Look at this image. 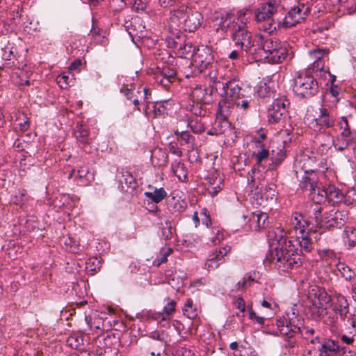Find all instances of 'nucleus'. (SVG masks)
Returning <instances> with one entry per match:
<instances>
[{
    "label": "nucleus",
    "mask_w": 356,
    "mask_h": 356,
    "mask_svg": "<svg viewBox=\"0 0 356 356\" xmlns=\"http://www.w3.org/2000/svg\"><path fill=\"white\" fill-rule=\"evenodd\" d=\"M311 53L316 60L305 72L299 74L294 79L293 90L297 96L301 98L309 99L318 93L319 85L312 73L314 71L323 70L324 65L321 58L327 54L328 51L325 49H316Z\"/></svg>",
    "instance_id": "obj_1"
},
{
    "label": "nucleus",
    "mask_w": 356,
    "mask_h": 356,
    "mask_svg": "<svg viewBox=\"0 0 356 356\" xmlns=\"http://www.w3.org/2000/svg\"><path fill=\"white\" fill-rule=\"evenodd\" d=\"M170 20L179 28L191 33L200 26L203 16L195 8L188 3H182L179 8L170 10Z\"/></svg>",
    "instance_id": "obj_2"
},
{
    "label": "nucleus",
    "mask_w": 356,
    "mask_h": 356,
    "mask_svg": "<svg viewBox=\"0 0 356 356\" xmlns=\"http://www.w3.org/2000/svg\"><path fill=\"white\" fill-rule=\"evenodd\" d=\"M195 68V74H204L207 79L215 80L218 76L217 63L214 61L213 51L207 46H200L197 48L191 61Z\"/></svg>",
    "instance_id": "obj_3"
},
{
    "label": "nucleus",
    "mask_w": 356,
    "mask_h": 356,
    "mask_svg": "<svg viewBox=\"0 0 356 356\" xmlns=\"http://www.w3.org/2000/svg\"><path fill=\"white\" fill-rule=\"evenodd\" d=\"M231 38L235 45L239 47L246 54L252 56L254 52L257 38L252 39V33L248 30L245 22L241 20L240 23L232 24Z\"/></svg>",
    "instance_id": "obj_4"
},
{
    "label": "nucleus",
    "mask_w": 356,
    "mask_h": 356,
    "mask_svg": "<svg viewBox=\"0 0 356 356\" xmlns=\"http://www.w3.org/2000/svg\"><path fill=\"white\" fill-rule=\"evenodd\" d=\"M266 259L271 263H275V267L279 271L286 272L298 265V260L300 258L293 254H290L286 247L276 246L268 253Z\"/></svg>",
    "instance_id": "obj_5"
},
{
    "label": "nucleus",
    "mask_w": 356,
    "mask_h": 356,
    "mask_svg": "<svg viewBox=\"0 0 356 356\" xmlns=\"http://www.w3.org/2000/svg\"><path fill=\"white\" fill-rule=\"evenodd\" d=\"M213 88L220 97L231 101L235 102L246 97V90L243 88V83L236 79L222 82L217 76L213 81Z\"/></svg>",
    "instance_id": "obj_6"
},
{
    "label": "nucleus",
    "mask_w": 356,
    "mask_h": 356,
    "mask_svg": "<svg viewBox=\"0 0 356 356\" xmlns=\"http://www.w3.org/2000/svg\"><path fill=\"white\" fill-rule=\"evenodd\" d=\"M120 92L124 94L126 99L130 101L135 106L134 110L141 111L140 104L145 105L151 99V89L145 86H139L138 88H122Z\"/></svg>",
    "instance_id": "obj_7"
},
{
    "label": "nucleus",
    "mask_w": 356,
    "mask_h": 356,
    "mask_svg": "<svg viewBox=\"0 0 356 356\" xmlns=\"http://www.w3.org/2000/svg\"><path fill=\"white\" fill-rule=\"evenodd\" d=\"M279 40H273L270 37H264L259 35L257 37L255 42V51L252 54V59L256 62L266 61L271 54V51L277 47Z\"/></svg>",
    "instance_id": "obj_8"
},
{
    "label": "nucleus",
    "mask_w": 356,
    "mask_h": 356,
    "mask_svg": "<svg viewBox=\"0 0 356 356\" xmlns=\"http://www.w3.org/2000/svg\"><path fill=\"white\" fill-rule=\"evenodd\" d=\"M309 8L304 3L300 6L288 9L284 18L278 24L279 28L290 29L305 21L309 13Z\"/></svg>",
    "instance_id": "obj_9"
},
{
    "label": "nucleus",
    "mask_w": 356,
    "mask_h": 356,
    "mask_svg": "<svg viewBox=\"0 0 356 356\" xmlns=\"http://www.w3.org/2000/svg\"><path fill=\"white\" fill-rule=\"evenodd\" d=\"M290 105L289 99L285 96L276 98L268 111V121L270 124L279 123L288 114Z\"/></svg>",
    "instance_id": "obj_10"
},
{
    "label": "nucleus",
    "mask_w": 356,
    "mask_h": 356,
    "mask_svg": "<svg viewBox=\"0 0 356 356\" xmlns=\"http://www.w3.org/2000/svg\"><path fill=\"white\" fill-rule=\"evenodd\" d=\"M348 212L342 210H335L334 209L323 215V220L321 222L320 227L325 229L341 228L347 222Z\"/></svg>",
    "instance_id": "obj_11"
},
{
    "label": "nucleus",
    "mask_w": 356,
    "mask_h": 356,
    "mask_svg": "<svg viewBox=\"0 0 356 356\" xmlns=\"http://www.w3.org/2000/svg\"><path fill=\"white\" fill-rule=\"evenodd\" d=\"M177 70L174 67L164 65L157 67L154 73L155 82L166 90L177 80Z\"/></svg>",
    "instance_id": "obj_12"
},
{
    "label": "nucleus",
    "mask_w": 356,
    "mask_h": 356,
    "mask_svg": "<svg viewBox=\"0 0 356 356\" xmlns=\"http://www.w3.org/2000/svg\"><path fill=\"white\" fill-rule=\"evenodd\" d=\"M293 172L300 181L299 186L302 191L307 189L308 187L310 189L317 184V176L314 170H304L299 163H297L294 165Z\"/></svg>",
    "instance_id": "obj_13"
},
{
    "label": "nucleus",
    "mask_w": 356,
    "mask_h": 356,
    "mask_svg": "<svg viewBox=\"0 0 356 356\" xmlns=\"http://www.w3.org/2000/svg\"><path fill=\"white\" fill-rule=\"evenodd\" d=\"M326 200L330 204H335L343 201L345 204H350L352 202L356 200V193L355 191L348 192L346 195L334 185L325 186Z\"/></svg>",
    "instance_id": "obj_14"
},
{
    "label": "nucleus",
    "mask_w": 356,
    "mask_h": 356,
    "mask_svg": "<svg viewBox=\"0 0 356 356\" xmlns=\"http://www.w3.org/2000/svg\"><path fill=\"white\" fill-rule=\"evenodd\" d=\"M319 356H341L346 352L338 341L323 339L318 347Z\"/></svg>",
    "instance_id": "obj_15"
},
{
    "label": "nucleus",
    "mask_w": 356,
    "mask_h": 356,
    "mask_svg": "<svg viewBox=\"0 0 356 356\" xmlns=\"http://www.w3.org/2000/svg\"><path fill=\"white\" fill-rule=\"evenodd\" d=\"M209 88L197 86L195 88L192 92V100L200 102L203 104H209L213 101V95L216 92V90L213 88V79H208Z\"/></svg>",
    "instance_id": "obj_16"
},
{
    "label": "nucleus",
    "mask_w": 356,
    "mask_h": 356,
    "mask_svg": "<svg viewBox=\"0 0 356 356\" xmlns=\"http://www.w3.org/2000/svg\"><path fill=\"white\" fill-rule=\"evenodd\" d=\"M125 28L134 42H136L135 40L139 41L146 36L145 26L139 17H136L129 22H127Z\"/></svg>",
    "instance_id": "obj_17"
},
{
    "label": "nucleus",
    "mask_w": 356,
    "mask_h": 356,
    "mask_svg": "<svg viewBox=\"0 0 356 356\" xmlns=\"http://www.w3.org/2000/svg\"><path fill=\"white\" fill-rule=\"evenodd\" d=\"M166 101L152 102L151 97L150 101L146 102L143 108V113L148 118H156L159 115H163L167 112V108L164 103Z\"/></svg>",
    "instance_id": "obj_18"
},
{
    "label": "nucleus",
    "mask_w": 356,
    "mask_h": 356,
    "mask_svg": "<svg viewBox=\"0 0 356 356\" xmlns=\"http://www.w3.org/2000/svg\"><path fill=\"white\" fill-rule=\"evenodd\" d=\"M277 3L275 0H269L267 3L263 4L255 12V19L257 22H262L266 19H270L277 11Z\"/></svg>",
    "instance_id": "obj_19"
},
{
    "label": "nucleus",
    "mask_w": 356,
    "mask_h": 356,
    "mask_svg": "<svg viewBox=\"0 0 356 356\" xmlns=\"http://www.w3.org/2000/svg\"><path fill=\"white\" fill-rule=\"evenodd\" d=\"M335 299L331 305L332 309L339 315L342 321H345L349 313V303L345 296L341 294H337Z\"/></svg>",
    "instance_id": "obj_20"
},
{
    "label": "nucleus",
    "mask_w": 356,
    "mask_h": 356,
    "mask_svg": "<svg viewBox=\"0 0 356 356\" xmlns=\"http://www.w3.org/2000/svg\"><path fill=\"white\" fill-rule=\"evenodd\" d=\"M288 51L287 44L280 41L277 47H275L274 50L271 51V54L266 58L265 62L280 63L286 59Z\"/></svg>",
    "instance_id": "obj_21"
},
{
    "label": "nucleus",
    "mask_w": 356,
    "mask_h": 356,
    "mask_svg": "<svg viewBox=\"0 0 356 356\" xmlns=\"http://www.w3.org/2000/svg\"><path fill=\"white\" fill-rule=\"evenodd\" d=\"M229 251L230 246H223L218 250H216L215 252L211 255V257L207 260L205 263V268L208 270L217 268L220 264L218 261L221 260Z\"/></svg>",
    "instance_id": "obj_22"
},
{
    "label": "nucleus",
    "mask_w": 356,
    "mask_h": 356,
    "mask_svg": "<svg viewBox=\"0 0 356 356\" xmlns=\"http://www.w3.org/2000/svg\"><path fill=\"white\" fill-rule=\"evenodd\" d=\"M268 216L263 212H254L250 216V227L256 232L265 228L268 225Z\"/></svg>",
    "instance_id": "obj_23"
},
{
    "label": "nucleus",
    "mask_w": 356,
    "mask_h": 356,
    "mask_svg": "<svg viewBox=\"0 0 356 356\" xmlns=\"http://www.w3.org/2000/svg\"><path fill=\"white\" fill-rule=\"evenodd\" d=\"M337 125L341 131L340 138L356 143V130L350 128L346 117H341Z\"/></svg>",
    "instance_id": "obj_24"
},
{
    "label": "nucleus",
    "mask_w": 356,
    "mask_h": 356,
    "mask_svg": "<svg viewBox=\"0 0 356 356\" xmlns=\"http://www.w3.org/2000/svg\"><path fill=\"white\" fill-rule=\"evenodd\" d=\"M254 146L256 150L252 154V156L255 159L257 164L260 165L270 156L271 146L266 147L264 143L259 141H254Z\"/></svg>",
    "instance_id": "obj_25"
},
{
    "label": "nucleus",
    "mask_w": 356,
    "mask_h": 356,
    "mask_svg": "<svg viewBox=\"0 0 356 356\" xmlns=\"http://www.w3.org/2000/svg\"><path fill=\"white\" fill-rule=\"evenodd\" d=\"M270 156L271 163L269 164L268 168L273 170L279 166L286 159V153L284 149V146L280 145V147H277L276 149L271 146Z\"/></svg>",
    "instance_id": "obj_26"
},
{
    "label": "nucleus",
    "mask_w": 356,
    "mask_h": 356,
    "mask_svg": "<svg viewBox=\"0 0 356 356\" xmlns=\"http://www.w3.org/2000/svg\"><path fill=\"white\" fill-rule=\"evenodd\" d=\"M234 105L235 102L234 101L222 97L218 102V108L216 112L217 118L227 119L232 113Z\"/></svg>",
    "instance_id": "obj_27"
},
{
    "label": "nucleus",
    "mask_w": 356,
    "mask_h": 356,
    "mask_svg": "<svg viewBox=\"0 0 356 356\" xmlns=\"http://www.w3.org/2000/svg\"><path fill=\"white\" fill-rule=\"evenodd\" d=\"M268 245H286L287 238L284 230L277 227L267 235Z\"/></svg>",
    "instance_id": "obj_28"
},
{
    "label": "nucleus",
    "mask_w": 356,
    "mask_h": 356,
    "mask_svg": "<svg viewBox=\"0 0 356 356\" xmlns=\"http://www.w3.org/2000/svg\"><path fill=\"white\" fill-rule=\"evenodd\" d=\"M288 320L285 322L289 324V326L293 332L298 333L299 330L304 326L303 318L299 316L295 306L291 309V312L288 314Z\"/></svg>",
    "instance_id": "obj_29"
},
{
    "label": "nucleus",
    "mask_w": 356,
    "mask_h": 356,
    "mask_svg": "<svg viewBox=\"0 0 356 356\" xmlns=\"http://www.w3.org/2000/svg\"><path fill=\"white\" fill-rule=\"evenodd\" d=\"M319 125L325 128L332 127L335 124V117L325 108L319 109V114L316 118Z\"/></svg>",
    "instance_id": "obj_30"
},
{
    "label": "nucleus",
    "mask_w": 356,
    "mask_h": 356,
    "mask_svg": "<svg viewBox=\"0 0 356 356\" xmlns=\"http://www.w3.org/2000/svg\"><path fill=\"white\" fill-rule=\"evenodd\" d=\"M85 338H87L88 339H89L88 337L83 336L81 334H73L67 338V343L71 348L80 351L81 350H83L86 346L89 345L88 341H86L88 343L87 345L84 343Z\"/></svg>",
    "instance_id": "obj_31"
},
{
    "label": "nucleus",
    "mask_w": 356,
    "mask_h": 356,
    "mask_svg": "<svg viewBox=\"0 0 356 356\" xmlns=\"http://www.w3.org/2000/svg\"><path fill=\"white\" fill-rule=\"evenodd\" d=\"M321 234L316 232L300 231V236H298V245H312L318 242Z\"/></svg>",
    "instance_id": "obj_32"
},
{
    "label": "nucleus",
    "mask_w": 356,
    "mask_h": 356,
    "mask_svg": "<svg viewBox=\"0 0 356 356\" xmlns=\"http://www.w3.org/2000/svg\"><path fill=\"white\" fill-rule=\"evenodd\" d=\"M74 136L77 140V142L80 145H82V148L86 152L85 147L87 144H89L88 138V130L84 127L82 124H77L74 130Z\"/></svg>",
    "instance_id": "obj_33"
},
{
    "label": "nucleus",
    "mask_w": 356,
    "mask_h": 356,
    "mask_svg": "<svg viewBox=\"0 0 356 356\" xmlns=\"http://www.w3.org/2000/svg\"><path fill=\"white\" fill-rule=\"evenodd\" d=\"M149 188L153 191L145 192L144 195L151 200L154 203H159L167 197V193L163 188H157L149 186Z\"/></svg>",
    "instance_id": "obj_34"
},
{
    "label": "nucleus",
    "mask_w": 356,
    "mask_h": 356,
    "mask_svg": "<svg viewBox=\"0 0 356 356\" xmlns=\"http://www.w3.org/2000/svg\"><path fill=\"white\" fill-rule=\"evenodd\" d=\"M171 169L180 181L184 183L188 181V171L183 163L179 161L172 163Z\"/></svg>",
    "instance_id": "obj_35"
},
{
    "label": "nucleus",
    "mask_w": 356,
    "mask_h": 356,
    "mask_svg": "<svg viewBox=\"0 0 356 356\" xmlns=\"http://www.w3.org/2000/svg\"><path fill=\"white\" fill-rule=\"evenodd\" d=\"M205 104H206L200 102L191 100V102L186 106V109L187 111H190L196 116L204 117L207 114Z\"/></svg>",
    "instance_id": "obj_36"
},
{
    "label": "nucleus",
    "mask_w": 356,
    "mask_h": 356,
    "mask_svg": "<svg viewBox=\"0 0 356 356\" xmlns=\"http://www.w3.org/2000/svg\"><path fill=\"white\" fill-rule=\"evenodd\" d=\"M232 15L231 13H226L225 14H222L220 21L216 24L218 26L216 31H219L220 30L222 31H227L228 30H230L232 31V24L238 22L232 21Z\"/></svg>",
    "instance_id": "obj_37"
},
{
    "label": "nucleus",
    "mask_w": 356,
    "mask_h": 356,
    "mask_svg": "<svg viewBox=\"0 0 356 356\" xmlns=\"http://www.w3.org/2000/svg\"><path fill=\"white\" fill-rule=\"evenodd\" d=\"M309 191V196L313 203L321 204L326 200L325 186L321 189L316 184Z\"/></svg>",
    "instance_id": "obj_38"
},
{
    "label": "nucleus",
    "mask_w": 356,
    "mask_h": 356,
    "mask_svg": "<svg viewBox=\"0 0 356 356\" xmlns=\"http://www.w3.org/2000/svg\"><path fill=\"white\" fill-rule=\"evenodd\" d=\"M291 224L293 225V229L296 233V241H298V236H300V231L306 232L305 229V224L309 225L307 221L303 220V216L300 213H296L293 215Z\"/></svg>",
    "instance_id": "obj_39"
},
{
    "label": "nucleus",
    "mask_w": 356,
    "mask_h": 356,
    "mask_svg": "<svg viewBox=\"0 0 356 356\" xmlns=\"http://www.w3.org/2000/svg\"><path fill=\"white\" fill-rule=\"evenodd\" d=\"M321 204L312 203L308 208V213L310 217L314 218L317 225L320 226L323 220V215H321L322 207Z\"/></svg>",
    "instance_id": "obj_40"
},
{
    "label": "nucleus",
    "mask_w": 356,
    "mask_h": 356,
    "mask_svg": "<svg viewBox=\"0 0 356 356\" xmlns=\"http://www.w3.org/2000/svg\"><path fill=\"white\" fill-rule=\"evenodd\" d=\"M174 134L177 136V142L180 145H193L194 144L195 138L192 135L190 134L188 131H179L177 130L174 132Z\"/></svg>",
    "instance_id": "obj_41"
},
{
    "label": "nucleus",
    "mask_w": 356,
    "mask_h": 356,
    "mask_svg": "<svg viewBox=\"0 0 356 356\" xmlns=\"http://www.w3.org/2000/svg\"><path fill=\"white\" fill-rule=\"evenodd\" d=\"M120 184L126 185L128 188H134L136 185V179L134 176L127 170H122L121 176L119 178Z\"/></svg>",
    "instance_id": "obj_42"
},
{
    "label": "nucleus",
    "mask_w": 356,
    "mask_h": 356,
    "mask_svg": "<svg viewBox=\"0 0 356 356\" xmlns=\"http://www.w3.org/2000/svg\"><path fill=\"white\" fill-rule=\"evenodd\" d=\"M102 263V260L99 257H95L89 258L86 261V268L88 271L91 272L90 275H93L100 270Z\"/></svg>",
    "instance_id": "obj_43"
},
{
    "label": "nucleus",
    "mask_w": 356,
    "mask_h": 356,
    "mask_svg": "<svg viewBox=\"0 0 356 356\" xmlns=\"http://www.w3.org/2000/svg\"><path fill=\"white\" fill-rule=\"evenodd\" d=\"M2 58L6 60H14L16 58V48L12 44H8L2 48Z\"/></svg>",
    "instance_id": "obj_44"
},
{
    "label": "nucleus",
    "mask_w": 356,
    "mask_h": 356,
    "mask_svg": "<svg viewBox=\"0 0 356 356\" xmlns=\"http://www.w3.org/2000/svg\"><path fill=\"white\" fill-rule=\"evenodd\" d=\"M197 48L194 47L191 42L181 43L179 46V52L181 56L186 58L188 56H191L192 58L195 53Z\"/></svg>",
    "instance_id": "obj_45"
},
{
    "label": "nucleus",
    "mask_w": 356,
    "mask_h": 356,
    "mask_svg": "<svg viewBox=\"0 0 356 356\" xmlns=\"http://www.w3.org/2000/svg\"><path fill=\"white\" fill-rule=\"evenodd\" d=\"M184 314L190 319H194L197 316L196 308L193 306V300L188 299L186 300L183 308Z\"/></svg>",
    "instance_id": "obj_46"
},
{
    "label": "nucleus",
    "mask_w": 356,
    "mask_h": 356,
    "mask_svg": "<svg viewBox=\"0 0 356 356\" xmlns=\"http://www.w3.org/2000/svg\"><path fill=\"white\" fill-rule=\"evenodd\" d=\"M188 127L195 134H202L205 130L204 124L200 120L192 118L188 119Z\"/></svg>",
    "instance_id": "obj_47"
},
{
    "label": "nucleus",
    "mask_w": 356,
    "mask_h": 356,
    "mask_svg": "<svg viewBox=\"0 0 356 356\" xmlns=\"http://www.w3.org/2000/svg\"><path fill=\"white\" fill-rule=\"evenodd\" d=\"M24 17L22 9H19V8L14 9L12 12V17L10 18L11 23L15 26H22L24 23Z\"/></svg>",
    "instance_id": "obj_48"
},
{
    "label": "nucleus",
    "mask_w": 356,
    "mask_h": 356,
    "mask_svg": "<svg viewBox=\"0 0 356 356\" xmlns=\"http://www.w3.org/2000/svg\"><path fill=\"white\" fill-rule=\"evenodd\" d=\"M172 252L173 250L171 248H168L167 249L162 248L160 252V256H157V257L154 260V265L159 267L161 264L166 262L168 261V257Z\"/></svg>",
    "instance_id": "obj_49"
},
{
    "label": "nucleus",
    "mask_w": 356,
    "mask_h": 356,
    "mask_svg": "<svg viewBox=\"0 0 356 356\" xmlns=\"http://www.w3.org/2000/svg\"><path fill=\"white\" fill-rule=\"evenodd\" d=\"M355 142L343 139L341 138H339L337 141L333 142V146L338 152H343L348 147L355 145Z\"/></svg>",
    "instance_id": "obj_50"
},
{
    "label": "nucleus",
    "mask_w": 356,
    "mask_h": 356,
    "mask_svg": "<svg viewBox=\"0 0 356 356\" xmlns=\"http://www.w3.org/2000/svg\"><path fill=\"white\" fill-rule=\"evenodd\" d=\"M77 175L80 180L82 181L83 184H86L90 179L92 178V175L86 166L81 167L80 169L77 170Z\"/></svg>",
    "instance_id": "obj_51"
},
{
    "label": "nucleus",
    "mask_w": 356,
    "mask_h": 356,
    "mask_svg": "<svg viewBox=\"0 0 356 356\" xmlns=\"http://www.w3.org/2000/svg\"><path fill=\"white\" fill-rule=\"evenodd\" d=\"M284 341V347L288 349V352L290 354H295L297 353V341L293 337V335H290L287 337V338H285Z\"/></svg>",
    "instance_id": "obj_52"
},
{
    "label": "nucleus",
    "mask_w": 356,
    "mask_h": 356,
    "mask_svg": "<svg viewBox=\"0 0 356 356\" xmlns=\"http://www.w3.org/2000/svg\"><path fill=\"white\" fill-rule=\"evenodd\" d=\"M99 29L92 26L91 33V40L95 44H104L106 42L105 37L99 33Z\"/></svg>",
    "instance_id": "obj_53"
},
{
    "label": "nucleus",
    "mask_w": 356,
    "mask_h": 356,
    "mask_svg": "<svg viewBox=\"0 0 356 356\" xmlns=\"http://www.w3.org/2000/svg\"><path fill=\"white\" fill-rule=\"evenodd\" d=\"M164 300L166 302L163 309L164 314L168 316L173 315L175 312L176 302L170 298H166Z\"/></svg>",
    "instance_id": "obj_54"
},
{
    "label": "nucleus",
    "mask_w": 356,
    "mask_h": 356,
    "mask_svg": "<svg viewBox=\"0 0 356 356\" xmlns=\"http://www.w3.org/2000/svg\"><path fill=\"white\" fill-rule=\"evenodd\" d=\"M252 99L246 94L245 97H242L240 100L235 101V105L243 111L248 110L251 106Z\"/></svg>",
    "instance_id": "obj_55"
},
{
    "label": "nucleus",
    "mask_w": 356,
    "mask_h": 356,
    "mask_svg": "<svg viewBox=\"0 0 356 356\" xmlns=\"http://www.w3.org/2000/svg\"><path fill=\"white\" fill-rule=\"evenodd\" d=\"M315 296L318 298V305H325L331 300L330 296L324 289H318V292L315 293Z\"/></svg>",
    "instance_id": "obj_56"
},
{
    "label": "nucleus",
    "mask_w": 356,
    "mask_h": 356,
    "mask_svg": "<svg viewBox=\"0 0 356 356\" xmlns=\"http://www.w3.org/2000/svg\"><path fill=\"white\" fill-rule=\"evenodd\" d=\"M214 126L216 128L220 129L221 134H224L227 129H230L231 124L228 122L227 119H222L221 118H217V120L215 122Z\"/></svg>",
    "instance_id": "obj_57"
},
{
    "label": "nucleus",
    "mask_w": 356,
    "mask_h": 356,
    "mask_svg": "<svg viewBox=\"0 0 356 356\" xmlns=\"http://www.w3.org/2000/svg\"><path fill=\"white\" fill-rule=\"evenodd\" d=\"M327 313V307L323 305H316L312 312L314 318L321 319Z\"/></svg>",
    "instance_id": "obj_58"
},
{
    "label": "nucleus",
    "mask_w": 356,
    "mask_h": 356,
    "mask_svg": "<svg viewBox=\"0 0 356 356\" xmlns=\"http://www.w3.org/2000/svg\"><path fill=\"white\" fill-rule=\"evenodd\" d=\"M344 233L348 239V245H356V228L347 227L344 230Z\"/></svg>",
    "instance_id": "obj_59"
},
{
    "label": "nucleus",
    "mask_w": 356,
    "mask_h": 356,
    "mask_svg": "<svg viewBox=\"0 0 356 356\" xmlns=\"http://www.w3.org/2000/svg\"><path fill=\"white\" fill-rule=\"evenodd\" d=\"M254 281V279L252 278L250 275L245 276L243 277V280L239 281L236 284V289L238 291H243L245 290L246 288L250 286L252 284V282Z\"/></svg>",
    "instance_id": "obj_60"
},
{
    "label": "nucleus",
    "mask_w": 356,
    "mask_h": 356,
    "mask_svg": "<svg viewBox=\"0 0 356 356\" xmlns=\"http://www.w3.org/2000/svg\"><path fill=\"white\" fill-rule=\"evenodd\" d=\"M286 325H284V321H279L278 322V327L280 329V332L282 334L285 336V338H287V337L290 335H293L296 332H292L289 324L288 323H286Z\"/></svg>",
    "instance_id": "obj_61"
},
{
    "label": "nucleus",
    "mask_w": 356,
    "mask_h": 356,
    "mask_svg": "<svg viewBox=\"0 0 356 356\" xmlns=\"http://www.w3.org/2000/svg\"><path fill=\"white\" fill-rule=\"evenodd\" d=\"M279 5L284 9L288 10L300 6V0H280Z\"/></svg>",
    "instance_id": "obj_62"
},
{
    "label": "nucleus",
    "mask_w": 356,
    "mask_h": 356,
    "mask_svg": "<svg viewBox=\"0 0 356 356\" xmlns=\"http://www.w3.org/2000/svg\"><path fill=\"white\" fill-rule=\"evenodd\" d=\"M167 282L172 286V288L179 289L183 285V281L179 277L176 278L175 275H169L166 277Z\"/></svg>",
    "instance_id": "obj_63"
},
{
    "label": "nucleus",
    "mask_w": 356,
    "mask_h": 356,
    "mask_svg": "<svg viewBox=\"0 0 356 356\" xmlns=\"http://www.w3.org/2000/svg\"><path fill=\"white\" fill-rule=\"evenodd\" d=\"M345 325L350 330V334L356 333V316L350 315L347 319Z\"/></svg>",
    "instance_id": "obj_64"
}]
</instances>
